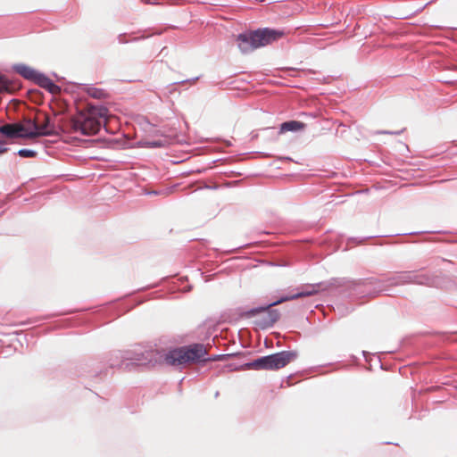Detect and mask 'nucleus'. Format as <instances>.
Here are the masks:
<instances>
[{"mask_svg": "<svg viewBox=\"0 0 457 457\" xmlns=\"http://www.w3.org/2000/svg\"><path fill=\"white\" fill-rule=\"evenodd\" d=\"M111 116L107 108L102 105H89L74 115L71 120V128L74 132L90 136L96 134L102 125L105 126Z\"/></svg>", "mask_w": 457, "mask_h": 457, "instance_id": "1", "label": "nucleus"}, {"mask_svg": "<svg viewBox=\"0 0 457 457\" xmlns=\"http://www.w3.org/2000/svg\"><path fill=\"white\" fill-rule=\"evenodd\" d=\"M284 32L269 28L257 29L237 36V45L242 53H249L254 49L270 45L283 37Z\"/></svg>", "mask_w": 457, "mask_h": 457, "instance_id": "2", "label": "nucleus"}, {"mask_svg": "<svg viewBox=\"0 0 457 457\" xmlns=\"http://www.w3.org/2000/svg\"><path fill=\"white\" fill-rule=\"evenodd\" d=\"M206 348L201 344H195L187 347H180L169 351L164 354V362L168 365L178 366L187 362L207 361Z\"/></svg>", "mask_w": 457, "mask_h": 457, "instance_id": "3", "label": "nucleus"}, {"mask_svg": "<svg viewBox=\"0 0 457 457\" xmlns=\"http://www.w3.org/2000/svg\"><path fill=\"white\" fill-rule=\"evenodd\" d=\"M296 353L292 351H282L274 354L263 356L246 364L248 369L276 370L286 367L295 361Z\"/></svg>", "mask_w": 457, "mask_h": 457, "instance_id": "4", "label": "nucleus"}, {"mask_svg": "<svg viewBox=\"0 0 457 457\" xmlns=\"http://www.w3.org/2000/svg\"><path fill=\"white\" fill-rule=\"evenodd\" d=\"M273 303H270L267 307H260L252 309L246 312L244 315L246 318L256 317L254 323L260 328H267L274 325L280 316V313L278 310L270 309L273 306Z\"/></svg>", "mask_w": 457, "mask_h": 457, "instance_id": "5", "label": "nucleus"}, {"mask_svg": "<svg viewBox=\"0 0 457 457\" xmlns=\"http://www.w3.org/2000/svg\"><path fill=\"white\" fill-rule=\"evenodd\" d=\"M36 129H29L26 136L29 137V139H33L38 137L51 136L55 132L54 125L51 123L50 117L43 112H37L35 114Z\"/></svg>", "mask_w": 457, "mask_h": 457, "instance_id": "6", "label": "nucleus"}, {"mask_svg": "<svg viewBox=\"0 0 457 457\" xmlns=\"http://www.w3.org/2000/svg\"><path fill=\"white\" fill-rule=\"evenodd\" d=\"M29 129L22 123H7L0 126V133L4 135L8 138H25L29 139V136H26Z\"/></svg>", "mask_w": 457, "mask_h": 457, "instance_id": "7", "label": "nucleus"}, {"mask_svg": "<svg viewBox=\"0 0 457 457\" xmlns=\"http://www.w3.org/2000/svg\"><path fill=\"white\" fill-rule=\"evenodd\" d=\"M320 291V285H305L300 291L294 295L281 297L279 300L273 303V304H280L284 302L292 301L303 297H308L316 295Z\"/></svg>", "mask_w": 457, "mask_h": 457, "instance_id": "8", "label": "nucleus"}, {"mask_svg": "<svg viewBox=\"0 0 457 457\" xmlns=\"http://www.w3.org/2000/svg\"><path fill=\"white\" fill-rule=\"evenodd\" d=\"M38 86L48 90L50 93L55 95L60 93V87L54 84L49 78L38 72L35 80Z\"/></svg>", "mask_w": 457, "mask_h": 457, "instance_id": "9", "label": "nucleus"}, {"mask_svg": "<svg viewBox=\"0 0 457 457\" xmlns=\"http://www.w3.org/2000/svg\"><path fill=\"white\" fill-rule=\"evenodd\" d=\"M20 87L17 81L10 80L5 76L0 74V94L4 92L13 93Z\"/></svg>", "mask_w": 457, "mask_h": 457, "instance_id": "10", "label": "nucleus"}, {"mask_svg": "<svg viewBox=\"0 0 457 457\" xmlns=\"http://www.w3.org/2000/svg\"><path fill=\"white\" fill-rule=\"evenodd\" d=\"M13 69L18 74L21 75L23 78L31 79L33 81L38 74V72L36 71L34 69L25 64H16L14 65Z\"/></svg>", "mask_w": 457, "mask_h": 457, "instance_id": "11", "label": "nucleus"}, {"mask_svg": "<svg viewBox=\"0 0 457 457\" xmlns=\"http://www.w3.org/2000/svg\"><path fill=\"white\" fill-rule=\"evenodd\" d=\"M304 127H305V124L301 121H297V120L287 121V122H284L281 124L280 132L283 133L286 131L301 130V129H303Z\"/></svg>", "mask_w": 457, "mask_h": 457, "instance_id": "12", "label": "nucleus"}, {"mask_svg": "<svg viewBox=\"0 0 457 457\" xmlns=\"http://www.w3.org/2000/svg\"><path fill=\"white\" fill-rule=\"evenodd\" d=\"M18 154L23 158H33L36 157L37 153L29 149H21L18 151Z\"/></svg>", "mask_w": 457, "mask_h": 457, "instance_id": "13", "label": "nucleus"}, {"mask_svg": "<svg viewBox=\"0 0 457 457\" xmlns=\"http://www.w3.org/2000/svg\"><path fill=\"white\" fill-rule=\"evenodd\" d=\"M21 123L24 124L25 127L29 129H36V128H37L36 122H35V117L33 119L25 118Z\"/></svg>", "mask_w": 457, "mask_h": 457, "instance_id": "14", "label": "nucleus"}, {"mask_svg": "<svg viewBox=\"0 0 457 457\" xmlns=\"http://www.w3.org/2000/svg\"><path fill=\"white\" fill-rule=\"evenodd\" d=\"M403 282H414L416 281L417 276L409 272L403 276Z\"/></svg>", "mask_w": 457, "mask_h": 457, "instance_id": "15", "label": "nucleus"}, {"mask_svg": "<svg viewBox=\"0 0 457 457\" xmlns=\"http://www.w3.org/2000/svg\"><path fill=\"white\" fill-rule=\"evenodd\" d=\"M90 95L96 98H100L103 93L100 90L92 89V91H90Z\"/></svg>", "mask_w": 457, "mask_h": 457, "instance_id": "16", "label": "nucleus"}, {"mask_svg": "<svg viewBox=\"0 0 457 457\" xmlns=\"http://www.w3.org/2000/svg\"><path fill=\"white\" fill-rule=\"evenodd\" d=\"M7 150L8 149L4 146V143L0 141V154L5 153Z\"/></svg>", "mask_w": 457, "mask_h": 457, "instance_id": "17", "label": "nucleus"}]
</instances>
